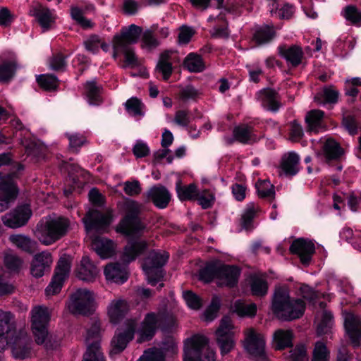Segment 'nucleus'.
I'll return each mask as SVG.
<instances>
[{
	"mask_svg": "<svg viewBox=\"0 0 361 361\" xmlns=\"http://www.w3.org/2000/svg\"><path fill=\"white\" fill-rule=\"evenodd\" d=\"M110 213H101L97 210H90L82 219L88 236L92 240V247L102 259L111 257L115 253L116 245L109 239L96 236V233L104 232L111 224Z\"/></svg>",
	"mask_w": 361,
	"mask_h": 361,
	"instance_id": "nucleus-1",
	"label": "nucleus"
},
{
	"mask_svg": "<svg viewBox=\"0 0 361 361\" xmlns=\"http://www.w3.org/2000/svg\"><path fill=\"white\" fill-rule=\"evenodd\" d=\"M124 216L116 227V231L127 237H139L146 230V224L139 217L142 205L138 202L126 199L121 205Z\"/></svg>",
	"mask_w": 361,
	"mask_h": 361,
	"instance_id": "nucleus-2",
	"label": "nucleus"
},
{
	"mask_svg": "<svg viewBox=\"0 0 361 361\" xmlns=\"http://www.w3.org/2000/svg\"><path fill=\"white\" fill-rule=\"evenodd\" d=\"M271 307L278 318L290 321L303 315L305 304L302 299L291 298L287 288H279L275 291Z\"/></svg>",
	"mask_w": 361,
	"mask_h": 361,
	"instance_id": "nucleus-3",
	"label": "nucleus"
},
{
	"mask_svg": "<svg viewBox=\"0 0 361 361\" xmlns=\"http://www.w3.org/2000/svg\"><path fill=\"white\" fill-rule=\"evenodd\" d=\"M70 228L71 221L68 218L49 216L37 225L35 234L42 244L49 245L66 235Z\"/></svg>",
	"mask_w": 361,
	"mask_h": 361,
	"instance_id": "nucleus-4",
	"label": "nucleus"
},
{
	"mask_svg": "<svg viewBox=\"0 0 361 361\" xmlns=\"http://www.w3.org/2000/svg\"><path fill=\"white\" fill-rule=\"evenodd\" d=\"M50 319V314L44 306L35 307L31 311V328L38 345H44L47 349H51L59 345L60 341L54 340L48 334L47 326Z\"/></svg>",
	"mask_w": 361,
	"mask_h": 361,
	"instance_id": "nucleus-5",
	"label": "nucleus"
},
{
	"mask_svg": "<svg viewBox=\"0 0 361 361\" xmlns=\"http://www.w3.org/2000/svg\"><path fill=\"white\" fill-rule=\"evenodd\" d=\"M207 338L196 334L184 342L183 361H215V352L208 346Z\"/></svg>",
	"mask_w": 361,
	"mask_h": 361,
	"instance_id": "nucleus-6",
	"label": "nucleus"
},
{
	"mask_svg": "<svg viewBox=\"0 0 361 361\" xmlns=\"http://www.w3.org/2000/svg\"><path fill=\"white\" fill-rule=\"evenodd\" d=\"M169 255L166 252L152 251L145 259L142 269L149 284L154 286L164 277L162 267L166 263Z\"/></svg>",
	"mask_w": 361,
	"mask_h": 361,
	"instance_id": "nucleus-7",
	"label": "nucleus"
},
{
	"mask_svg": "<svg viewBox=\"0 0 361 361\" xmlns=\"http://www.w3.org/2000/svg\"><path fill=\"white\" fill-rule=\"evenodd\" d=\"M95 308L94 293L86 288H80L74 292L68 303V310L74 314L88 315Z\"/></svg>",
	"mask_w": 361,
	"mask_h": 361,
	"instance_id": "nucleus-8",
	"label": "nucleus"
},
{
	"mask_svg": "<svg viewBox=\"0 0 361 361\" xmlns=\"http://www.w3.org/2000/svg\"><path fill=\"white\" fill-rule=\"evenodd\" d=\"M101 325L98 321H94L87 330L85 343L87 352L84 355L83 361H105L104 355L101 351Z\"/></svg>",
	"mask_w": 361,
	"mask_h": 361,
	"instance_id": "nucleus-9",
	"label": "nucleus"
},
{
	"mask_svg": "<svg viewBox=\"0 0 361 361\" xmlns=\"http://www.w3.org/2000/svg\"><path fill=\"white\" fill-rule=\"evenodd\" d=\"M244 348L256 361H266L265 340L264 336L254 329L249 328L245 331Z\"/></svg>",
	"mask_w": 361,
	"mask_h": 361,
	"instance_id": "nucleus-10",
	"label": "nucleus"
},
{
	"mask_svg": "<svg viewBox=\"0 0 361 361\" xmlns=\"http://www.w3.org/2000/svg\"><path fill=\"white\" fill-rule=\"evenodd\" d=\"M18 334L14 316L0 309V350H5Z\"/></svg>",
	"mask_w": 361,
	"mask_h": 361,
	"instance_id": "nucleus-11",
	"label": "nucleus"
},
{
	"mask_svg": "<svg viewBox=\"0 0 361 361\" xmlns=\"http://www.w3.org/2000/svg\"><path fill=\"white\" fill-rule=\"evenodd\" d=\"M14 173L3 174L0 172V212L7 209L18 195L14 183Z\"/></svg>",
	"mask_w": 361,
	"mask_h": 361,
	"instance_id": "nucleus-12",
	"label": "nucleus"
},
{
	"mask_svg": "<svg viewBox=\"0 0 361 361\" xmlns=\"http://www.w3.org/2000/svg\"><path fill=\"white\" fill-rule=\"evenodd\" d=\"M71 270V259L68 257H61L58 262L54 276L45 289L47 296L58 293L63 286L65 279L68 276Z\"/></svg>",
	"mask_w": 361,
	"mask_h": 361,
	"instance_id": "nucleus-13",
	"label": "nucleus"
},
{
	"mask_svg": "<svg viewBox=\"0 0 361 361\" xmlns=\"http://www.w3.org/2000/svg\"><path fill=\"white\" fill-rule=\"evenodd\" d=\"M163 319V315L159 313L147 314L137 331V342L142 343L151 340L162 324Z\"/></svg>",
	"mask_w": 361,
	"mask_h": 361,
	"instance_id": "nucleus-14",
	"label": "nucleus"
},
{
	"mask_svg": "<svg viewBox=\"0 0 361 361\" xmlns=\"http://www.w3.org/2000/svg\"><path fill=\"white\" fill-rule=\"evenodd\" d=\"M136 324L135 319H128L126 322L125 330L114 335L111 342V355L120 353L126 348L128 342L134 337Z\"/></svg>",
	"mask_w": 361,
	"mask_h": 361,
	"instance_id": "nucleus-15",
	"label": "nucleus"
},
{
	"mask_svg": "<svg viewBox=\"0 0 361 361\" xmlns=\"http://www.w3.org/2000/svg\"><path fill=\"white\" fill-rule=\"evenodd\" d=\"M31 216L32 211L30 206L28 204H23L4 215L1 220L6 226L17 228L24 226Z\"/></svg>",
	"mask_w": 361,
	"mask_h": 361,
	"instance_id": "nucleus-16",
	"label": "nucleus"
},
{
	"mask_svg": "<svg viewBox=\"0 0 361 361\" xmlns=\"http://www.w3.org/2000/svg\"><path fill=\"white\" fill-rule=\"evenodd\" d=\"M29 15L37 19L43 31H47L51 29L56 19L54 10H50L39 3L31 6L29 10Z\"/></svg>",
	"mask_w": 361,
	"mask_h": 361,
	"instance_id": "nucleus-17",
	"label": "nucleus"
},
{
	"mask_svg": "<svg viewBox=\"0 0 361 361\" xmlns=\"http://www.w3.org/2000/svg\"><path fill=\"white\" fill-rule=\"evenodd\" d=\"M142 31V27L135 24L124 27L121 29L120 33L116 34L114 36L112 46L116 44L131 46V44L137 42L141 36Z\"/></svg>",
	"mask_w": 361,
	"mask_h": 361,
	"instance_id": "nucleus-18",
	"label": "nucleus"
},
{
	"mask_svg": "<svg viewBox=\"0 0 361 361\" xmlns=\"http://www.w3.org/2000/svg\"><path fill=\"white\" fill-rule=\"evenodd\" d=\"M344 326L355 346L361 341V319L352 312H344Z\"/></svg>",
	"mask_w": 361,
	"mask_h": 361,
	"instance_id": "nucleus-19",
	"label": "nucleus"
},
{
	"mask_svg": "<svg viewBox=\"0 0 361 361\" xmlns=\"http://www.w3.org/2000/svg\"><path fill=\"white\" fill-rule=\"evenodd\" d=\"M52 262L53 259L50 252L43 251L36 254L31 264V274L36 278L42 277L46 272L50 271Z\"/></svg>",
	"mask_w": 361,
	"mask_h": 361,
	"instance_id": "nucleus-20",
	"label": "nucleus"
},
{
	"mask_svg": "<svg viewBox=\"0 0 361 361\" xmlns=\"http://www.w3.org/2000/svg\"><path fill=\"white\" fill-rule=\"evenodd\" d=\"M290 251L297 255L303 264H308L314 252V245L310 240L297 239L291 244Z\"/></svg>",
	"mask_w": 361,
	"mask_h": 361,
	"instance_id": "nucleus-21",
	"label": "nucleus"
},
{
	"mask_svg": "<svg viewBox=\"0 0 361 361\" xmlns=\"http://www.w3.org/2000/svg\"><path fill=\"white\" fill-rule=\"evenodd\" d=\"M12 346V353L14 357L25 359L29 357L31 350V342L25 332H18V336L9 343Z\"/></svg>",
	"mask_w": 361,
	"mask_h": 361,
	"instance_id": "nucleus-22",
	"label": "nucleus"
},
{
	"mask_svg": "<svg viewBox=\"0 0 361 361\" xmlns=\"http://www.w3.org/2000/svg\"><path fill=\"white\" fill-rule=\"evenodd\" d=\"M130 310L128 302L123 298L112 300L107 307V314L113 324H118L123 319Z\"/></svg>",
	"mask_w": 361,
	"mask_h": 361,
	"instance_id": "nucleus-23",
	"label": "nucleus"
},
{
	"mask_svg": "<svg viewBox=\"0 0 361 361\" xmlns=\"http://www.w3.org/2000/svg\"><path fill=\"white\" fill-rule=\"evenodd\" d=\"M300 170V157L294 152L284 154L281 159L279 166V175L293 176Z\"/></svg>",
	"mask_w": 361,
	"mask_h": 361,
	"instance_id": "nucleus-24",
	"label": "nucleus"
},
{
	"mask_svg": "<svg viewBox=\"0 0 361 361\" xmlns=\"http://www.w3.org/2000/svg\"><path fill=\"white\" fill-rule=\"evenodd\" d=\"M277 49L279 54L292 67H297L301 63L303 51L300 47L297 45L288 47L286 44H281Z\"/></svg>",
	"mask_w": 361,
	"mask_h": 361,
	"instance_id": "nucleus-25",
	"label": "nucleus"
},
{
	"mask_svg": "<svg viewBox=\"0 0 361 361\" xmlns=\"http://www.w3.org/2000/svg\"><path fill=\"white\" fill-rule=\"evenodd\" d=\"M240 269L234 266L224 265L216 269V279L221 286H233L238 280Z\"/></svg>",
	"mask_w": 361,
	"mask_h": 361,
	"instance_id": "nucleus-26",
	"label": "nucleus"
},
{
	"mask_svg": "<svg viewBox=\"0 0 361 361\" xmlns=\"http://www.w3.org/2000/svg\"><path fill=\"white\" fill-rule=\"evenodd\" d=\"M178 61L176 51H165L161 54L156 70L163 75L164 80L169 79L172 73V64Z\"/></svg>",
	"mask_w": 361,
	"mask_h": 361,
	"instance_id": "nucleus-27",
	"label": "nucleus"
},
{
	"mask_svg": "<svg viewBox=\"0 0 361 361\" xmlns=\"http://www.w3.org/2000/svg\"><path fill=\"white\" fill-rule=\"evenodd\" d=\"M99 273L97 267L92 262L89 257L84 256L76 269L77 276L87 282H92L95 280Z\"/></svg>",
	"mask_w": 361,
	"mask_h": 361,
	"instance_id": "nucleus-28",
	"label": "nucleus"
},
{
	"mask_svg": "<svg viewBox=\"0 0 361 361\" xmlns=\"http://www.w3.org/2000/svg\"><path fill=\"white\" fill-rule=\"evenodd\" d=\"M147 197L157 207L164 209L169 204L171 195L165 187L158 185L152 187L148 190Z\"/></svg>",
	"mask_w": 361,
	"mask_h": 361,
	"instance_id": "nucleus-29",
	"label": "nucleus"
},
{
	"mask_svg": "<svg viewBox=\"0 0 361 361\" xmlns=\"http://www.w3.org/2000/svg\"><path fill=\"white\" fill-rule=\"evenodd\" d=\"M148 247L145 240H130L124 248L122 259L129 263L140 255Z\"/></svg>",
	"mask_w": 361,
	"mask_h": 361,
	"instance_id": "nucleus-30",
	"label": "nucleus"
},
{
	"mask_svg": "<svg viewBox=\"0 0 361 361\" xmlns=\"http://www.w3.org/2000/svg\"><path fill=\"white\" fill-rule=\"evenodd\" d=\"M325 114L319 109L310 111L305 116L307 130L310 132L319 133L326 129L324 122Z\"/></svg>",
	"mask_w": 361,
	"mask_h": 361,
	"instance_id": "nucleus-31",
	"label": "nucleus"
},
{
	"mask_svg": "<svg viewBox=\"0 0 361 361\" xmlns=\"http://www.w3.org/2000/svg\"><path fill=\"white\" fill-rule=\"evenodd\" d=\"M233 137L238 142L243 144H252L257 142L260 137L255 134L252 127L247 125H241L233 129Z\"/></svg>",
	"mask_w": 361,
	"mask_h": 361,
	"instance_id": "nucleus-32",
	"label": "nucleus"
},
{
	"mask_svg": "<svg viewBox=\"0 0 361 361\" xmlns=\"http://www.w3.org/2000/svg\"><path fill=\"white\" fill-rule=\"evenodd\" d=\"M257 98L262 105L267 110L276 111L280 108L279 97L278 94L271 89H265L257 94Z\"/></svg>",
	"mask_w": 361,
	"mask_h": 361,
	"instance_id": "nucleus-33",
	"label": "nucleus"
},
{
	"mask_svg": "<svg viewBox=\"0 0 361 361\" xmlns=\"http://www.w3.org/2000/svg\"><path fill=\"white\" fill-rule=\"evenodd\" d=\"M293 333L290 329H279L273 334V345L276 350H283L292 345Z\"/></svg>",
	"mask_w": 361,
	"mask_h": 361,
	"instance_id": "nucleus-34",
	"label": "nucleus"
},
{
	"mask_svg": "<svg viewBox=\"0 0 361 361\" xmlns=\"http://www.w3.org/2000/svg\"><path fill=\"white\" fill-rule=\"evenodd\" d=\"M104 274L107 280L117 283H123L128 279L125 267L118 263L107 265L104 269Z\"/></svg>",
	"mask_w": 361,
	"mask_h": 361,
	"instance_id": "nucleus-35",
	"label": "nucleus"
},
{
	"mask_svg": "<svg viewBox=\"0 0 361 361\" xmlns=\"http://www.w3.org/2000/svg\"><path fill=\"white\" fill-rule=\"evenodd\" d=\"M322 152L326 160L337 159L343 154V150L339 144L331 137L324 139L322 145Z\"/></svg>",
	"mask_w": 361,
	"mask_h": 361,
	"instance_id": "nucleus-36",
	"label": "nucleus"
},
{
	"mask_svg": "<svg viewBox=\"0 0 361 361\" xmlns=\"http://www.w3.org/2000/svg\"><path fill=\"white\" fill-rule=\"evenodd\" d=\"M338 96V92L333 86L324 87L315 94L314 101L319 105L336 104Z\"/></svg>",
	"mask_w": 361,
	"mask_h": 361,
	"instance_id": "nucleus-37",
	"label": "nucleus"
},
{
	"mask_svg": "<svg viewBox=\"0 0 361 361\" xmlns=\"http://www.w3.org/2000/svg\"><path fill=\"white\" fill-rule=\"evenodd\" d=\"M176 190L180 201L195 200L198 196V189L195 184L183 185L180 180L176 183Z\"/></svg>",
	"mask_w": 361,
	"mask_h": 361,
	"instance_id": "nucleus-38",
	"label": "nucleus"
},
{
	"mask_svg": "<svg viewBox=\"0 0 361 361\" xmlns=\"http://www.w3.org/2000/svg\"><path fill=\"white\" fill-rule=\"evenodd\" d=\"M113 57H116L120 54H123L125 61L128 66H135L137 64V59L135 54L134 49L132 46L121 45L116 44L113 46Z\"/></svg>",
	"mask_w": 361,
	"mask_h": 361,
	"instance_id": "nucleus-39",
	"label": "nucleus"
},
{
	"mask_svg": "<svg viewBox=\"0 0 361 361\" xmlns=\"http://www.w3.org/2000/svg\"><path fill=\"white\" fill-rule=\"evenodd\" d=\"M276 36V31L271 25H263L256 30L253 35V39L258 44H263L271 41Z\"/></svg>",
	"mask_w": 361,
	"mask_h": 361,
	"instance_id": "nucleus-40",
	"label": "nucleus"
},
{
	"mask_svg": "<svg viewBox=\"0 0 361 361\" xmlns=\"http://www.w3.org/2000/svg\"><path fill=\"white\" fill-rule=\"evenodd\" d=\"M233 311L239 317H253L257 312V305L255 303H246L243 300H236L233 306Z\"/></svg>",
	"mask_w": 361,
	"mask_h": 361,
	"instance_id": "nucleus-41",
	"label": "nucleus"
},
{
	"mask_svg": "<svg viewBox=\"0 0 361 361\" xmlns=\"http://www.w3.org/2000/svg\"><path fill=\"white\" fill-rule=\"evenodd\" d=\"M185 67L190 72L199 73L204 70L202 57L195 53L189 54L184 60Z\"/></svg>",
	"mask_w": 361,
	"mask_h": 361,
	"instance_id": "nucleus-42",
	"label": "nucleus"
},
{
	"mask_svg": "<svg viewBox=\"0 0 361 361\" xmlns=\"http://www.w3.org/2000/svg\"><path fill=\"white\" fill-rule=\"evenodd\" d=\"M158 25H153L150 29L142 32L141 47L143 49L151 50L159 45V42L154 36V32L157 30Z\"/></svg>",
	"mask_w": 361,
	"mask_h": 361,
	"instance_id": "nucleus-43",
	"label": "nucleus"
},
{
	"mask_svg": "<svg viewBox=\"0 0 361 361\" xmlns=\"http://www.w3.org/2000/svg\"><path fill=\"white\" fill-rule=\"evenodd\" d=\"M343 17L353 25L361 26V10L353 5L346 6L342 11Z\"/></svg>",
	"mask_w": 361,
	"mask_h": 361,
	"instance_id": "nucleus-44",
	"label": "nucleus"
},
{
	"mask_svg": "<svg viewBox=\"0 0 361 361\" xmlns=\"http://www.w3.org/2000/svg\"><path fill=\"white\" fill-rule=\"evenodd\" d=\"M235 327L234 326L231 319L228 317H224L220 322L219 326L215 332L216 336L234 337Z\"/></svg>",
	"mask_w": 361,
	"mask_h": 361,
	"instance_id": "nucleus-45",
	"label": "nucleus"
},
{
	"mask_svg": "<svg viewBox=\"0 0 361 361\" xmlns=\"http://www.w3.org/2000/svg\"><path fill=\"white\" fill-rule=\"evenodd\" d=\"M85 94L90 105H99L102 103L100 89L94 82H87L85 85Z\"/></svg>",
	"mask_w": 361,
	"mask_h": 361,
	"instance_id": "nucleus-46",
	"label": "nucleus"
},
{
	"mask_svg": "<svg viewBox=\"0 0 361 361\" xmlns=\"http://www.w3.org/2000/svg\"><path fill=\"white\" fill-rule=\"evenodd\" d=\"M125 107L129 114L133 116H143L145 115V105L137 97H131L125 104Z\"/></svg>",
	"mask_w": 361,
	"mask_h": 361,
	"instance_id": "nucleus-47",
	"label": "nucleus"
},
{
	"mask_svg": "<svg viewBox=\"0 0 361 361\" xmlns=\"http://www.w3.org/2000/svg\"><path fill=\"white\" fill-rule=\"evenodd\" d=\"M16 68L13 61L0 59V82L8 81L14 75Z\"/></svg>",
	"mask_w": 361,
	"mask_h": 361,
	"instance_id": "nucleus-48",
	"label": "nucleus"
},
{
	"mask_svg": "<svg viewBox=\"0 0 361 361\" xmlns=\"http://www.w3.org/2000/svg\"><path fill=\"white\" fill-rule=\"evenodd\" d=\"M10 241L18 248L26 251L32 252L34 248L35 243L32 240L23 235H11L9 237Z\"/></svg>",
	"mask_w": 361,
	"mask_h": 361,
	"instance_id": "nucleus-49",
	"label": "nucleus"
},
{
	"mask_svg": "<svg viewBox=\"0 0 361 361\" xmlns=\"http://www.w3.org/2000/svg\"><path fill=\"white\" fill-rule=\"evenodd\" d=\"M330 352L326 345L321 341L315 343L312 361H329Z\"/></svg>",
	"mask_w": 361,
	"mask_h": 361,
	"instance_id": "nucleus-50",
	"label": "nucleus"
},
{
	"mask_svg": "<svg viewBox=\"0 0 361 361\" xmlns=\"http://www.w3.org/2000/svg\"><path fill=\"white\" fill-rule=\"evenodd\" d=\"M37 81L42 88L49 91L56 90L59 85L56 77L50 74L39 75Z\"/></svg>",
	"mask_w": 361,
	"mask_h": 361,
	"instance_id": "nucleus-51",
	"label": "nucleus"
},
{
	"mask_svg": "<svg viewBox=\"0 0 361 361\" xmlns=\"http://www.w3.org/2000/svg\"><path fill=\"white\" fill-rule=\"evenodd\" d=\"M250 286L252 294L257 296L264 295L268 289L266 281L256 276L252 278Z\"/></svg>",
	"mask_w": 361,
	"mask_h": 361,
	"instance_id": "nucleus-52",
	"label": "nucleus"
},
{
	"mask_svg": "<svg viewBox=\"0 0 361 361\" xmlns=\"http://www.w3.org/2000/svg\"><path fill=\"white\" fill-rule=\"evenodd\" d=\"M258 195L260 197H274L275 195L274 185L268 180H259L256 183Z\"/></svg>",
	"mask_w": 361,
	"mask_h": 361,
	"instance_id": "nucleus-53",
	"label": "nucleus"
},
{
	"mask_svg": "<svg viewBox=\"0 0 361 361\" xmlns=\"http://www.w3.org/2000/svg\"><path fill=\"white\" fill-rule=\"evenodd\" d=\"M333 316L331 312L324 311L322 313L320 322L317 325V334L319 335L329 333L332 326Z\"/></svg>",
	"mask_w": 361,
	"mask_h": 361,
	"instance_id": "nucleus-54",
	"label": "nucleus"
},
{
	"mask_svg": "<svg viewBox=\"0 0 361 361\" xmlns=\"http://www.w3.org/2000/svg\"><path fill=\"white\" fill-rule=\"evenodd\" d=\"M195 200H197L198 204L203 209H208L212 207L214 202V194L209 190H204L201 192L198 190V196Z\"/></svg>",
	"mask_w": 361,
	"mask_h": 361,
	"instance_id": "nucleus-55",
	"label": "nucleus"
},
{
	"mask_svg": "<svg viewBox=\"0 0 361 361\" xmlns=\"http://www.w3.org/2000/svg\"><path fill=\"white\" fill-rule=\"evenodd\" d=\"M216 341L222 355L231 352L235 345L234 337L216 336Z\"/></svg>",
	"mask_w": 361,
	"mask_h": 361,
	"instance_id": "nucleus-56",
	"label": "nucleus"
},
{
	"mask_svg": "<svg viewBox=\"0 0 361 361\" xmlns=\"http://www.w3.org/2000/svg\"><path fill=\"white\" fill-rule=\"evenodd\" d=\"M221 300L217 296L213 297L209 306L204 312V319L207 322H211L216 317L220 307Z\"/></svg>",
	"mask_w": 361,
	"mask_h": 361,
	"instance_id": "nucleus-57",
	"label": "nucleus"
},
{
	"mask_svg": "<svg viewBox=\"0 0 361 361\" xmlns=\"http://www.w3.org/2000/svg\"><path fill=\"white\" fill-rule=\"evenodd\" d=\"M158 349L162 353L164 359L165 357H171L178 353L177 343L173 338L166 339Z\"/></svg>",
	"mask_w": 361,
	"mask_h": 361,
	"instance_id": "nucleus-58",
	"label": "nucleus"
},
{
	"mask_svg": "<svg viewBox=\"0 0 361 361\" xmlns=\"http://www.w3.org/2000/svg\"><path fill=\"white\" fill-rule=\"evenodd\" d=\"M307 350L304 345H296L290 351L288 357V361H307Z\"/></svg>",
	"mask_w": 361,
	"mask_h": 361,
	"instance_id": "nucleus-59",
	"label": "nucleus"
},
{
	"mask_svg": "<svg viewBox=\"0 0 361 361\" xmlns=\"http://www.w3.org/2000/svg\"><path fill=\"white\" fill-rule=\"evenodd\" d=\"M183 297L187 305L193 310H198L202 306L201 299L192 291L183 292Z\"/></svg>",
	"mask_w": 361,
	"mask_h": 361,
	"instance_id": "nucleus-60",
	"label": "nucleus"
},
{
	"mask_svg": "<svg viewBox=\"0 0 361 361\" xmlns=\"http://www.w3.org/2000/svg\"><path fill=\"white\" fill-rule=\"evenodd\" d=\"M137 361H165V359L162 353L158 348H154L145 350Z\"/></svg>",
	"mask_w": 361,
	"mask_h": 361,
	"instance_id": "nucleus-61",
	"label": "nucleus"
},
{
	"mask_svg": "<svg viewBox=\"0 0 361 361\" xmlns=\"http://www.w3.org/2000/svg\"><path fill=\"white\" fill-rule=\"evenodd\" d=\"M71 17L82 27L87 28L92 25V22L84 17L83 12L78 7H72L71 9Z\"/></svg>",
	"mask_w": 361,
	"mask_h": 361,
	"instance_id": "nucleus-62",
	"label": "nucleus"
},
{
	"mask_svg": "<svg viewBox=\"0 0 361 361\" xmlns=\"http://www.w3.org/2000/svg\"><path fill=\"white\" fill-rule=\"evenodd\" d=\"M123 190L129 196H136L141 192L142 188L137 180H133L123 183Z\"/></svg>",
	"mask_w": 361,
	"mask_h": 361,
	"instance_id": "nucleus-63",
	"label": "nucleus"
},
{
	"mask_svg": "<svg viewBox=\"0 0 361 361\" xmlns=\"http://www.w3.org/2000/svg\"><path fill=\"white\" fill-rule=\"evenodd\" d=\"M6 267L11 271H18L23 264L22 260L15 255L7 254L4 257Z\"/></svg>",
	"mask_w": 361,
	"mask_h": 361,
	"instance_id": "nucleus-64",
	"label": "nucleus"
}]
</instances>
